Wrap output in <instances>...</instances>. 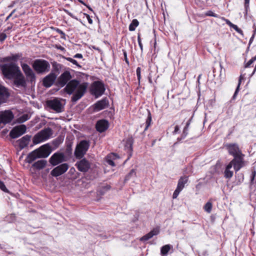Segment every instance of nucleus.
Listing matches in <instances>:
<instances>
[{
    "label": "nucleus",
    "instance_id": "obj_1",
    "mask_svg": "<svg viewBox=\"0 0 256 256\" xmlns=\"http://www.w3.org/2000/svg\"><path fill=\"white\" fill-rule=\"evenodd\" d=\"M72 76L69 71L66 70L62 72L58 78L56 85L62 88L66 86L63 90L66 94L70 95L74 92L71 98L72 102H76L80 99L86 91L88 83H80L76 80H70Z\"/></svg>",
    "mask_w": 256,
    "mask_h": 256
},
{
    "label": "nucleus",
    "instance_id": "obj_2",
    "mask_svg": "<svg viewBox=\"0 0 256 256\" xmlns=\"http://www.w3.org/2000/svg\"><path fill=\"white\" fill-rule=\"evenodd\" d=\"M52 149L47 144L30 152L26 158L27 162L30 164L36 158H47L51 153Z\"/></svg>",
    "mask_w": 256,
    "mask_h": 256
},
{
    "label": "nucleus",
    "instance_id": "obj_3",
    "mask_svg": "<svg viewBox=\"0 0 256 256\" xmlns=\"http://www.w3.org/2000/svg\"><path fill=\"white\" fill-rule=\"evenodd\" d=\"M0 66L2 74L8 79L13 78L20 71L17 64L13 62L5 64Z\"/></svg>",
    "mask_w": 256,
    "mask_h": 256
},
{
    "label": "nucleus",
    "instance_id": "obj_4",
    "mask_svg": "<svg viewBox=\"0 0 256 256\" xmlns=\"http://www.w3.org/2000/svg\"><path fill=\"white\" fill-rule=\"evenodd\" d=\"M34 70L38 74H44L48 72L50 68L49 62L43 59H37L32 64Z\"/></svg>",
    "mask_w": 256,
    "mask_h": 256
},
{
    "label": "nucleus",
    "instance_id": "obj_5",
    "mask_svg": "<svg viewBox=\"0 0 256 256\" xmlns=\"http://www.w3.org/2000/svg\"><path fill=\"white\" fill-rule=\"evenodd\" d=\"M90 146V142L86 140H82L76 147L74 156L76 159H81L86 154Z\"/></svg>",
    "mask_w": 256,
    "mask_h": 256
},
{
    "label": "nucleus",
    "instance_id": "obj_6",
    "mask_svg": "<svg viewBox=\"0 0 256 256\" xmlns=\"http://www.w3.org/2000/svg\"><path fill=\"white\" fill-rule=\"evenodd\" d=\"M52 134V130L51 128L48 127L44 128L34 136L32 139L34 144H38L49 139Z\"/></svg>",
    "mask_w": 256,
    "mask_h": 256
},
{
    "label": "nucleus",
    "instance_id": "obj_7",
    "mask_svg": "<svg viewBox=\"0 0 256 256\" xmlns=\"http://www.w3.org/2000/svg\"><path fill=\"white\" fill-rule=\"evenodd\" d=\"M106 90L104 84L101 81L94 82L90 88L91 94L98 98L102 96Z\"/></svg>",
    "mask_w": 256,
    "mask_h": 256
},
{
    "label": "nucleus",
    "instance_id": "obj_8",
    "mask_svg": "<svg viewBox=\"0 0 256 256\" xmlns=\"http://www.w3.org/2000/svg\"><path fill=\"white\" fill-rule=\"evenodd\" d=\"M244 154L242 153V154H239L238 155L233 156L234 158L229 163L232 166H234V170L236 172L245 166V161L244 160Z\"/></svg>",
    "mask_w": 256,
    "mask_h": 256
},
{
    "label": "nucleus",
    "instance_id": "obj_9",
    "mask_svg": "<svg viewBox=\"0 0 256 256\" xmlns=\"http://www.w3.org/2000/svg\"><path fill=\"white\" fill-rule=\"evenodd\" d=\"M22 70L24 73L27 80L31 84L35 83L36 76L31 68L26 64H21Z\"/></svg>",
    "mask_w": 256,
    "mask_h": 256
},
{
    "label": "nucleus",
    "instance_id": "obj_10",
    "mask_svg": "<svg viewBox=\"0 0 256 256\" xmlns=\"http://www.w3.org/2000/svg\"><path fill=\"white\" fill-rule=\"evenodd\" d=\"M14 117V114L10 110L0 112V126L3 127L6 124L10 122Z\"/></svg>",
    "mask_w": 256,
    "mask_h": 256
},
{
    "label": "nucleus",
    "instance_id": "obj_11",
    "mask_svg": "<svg viewBox=\"0 0 256 256\" xmlns=\"http://www.w3.org/2000/svg\"><path fill=\"white\" fill-rule=\"evenodd\" d=\"M47 106L56 112H61L63 111L64 106L61 102L57 98L48 100L46 102Z\"/></svg>",
    "mask_w": 256,
    "mask_h": 256
},
{
    "label": "nucleus",
    "instance_id": "obj_12",
    "mask_svg": "<svg viewBox=\"0 0 256 256\" xmlns=\"http://www.w3.org/2000/svg\"><path fill=\"white\" fill-rule=\"evenodd\" d=\"M66 160L64 153L56 152L50 158L48 162L52 166H56Z\"/></svg>",
    "mask_w": 256,
    "mask_h": 256
},
{
    "label": "nucleus",
    "instance_id": "obj_13",
    "mask_svg": "<svg viewBox=\"0 0 256 256\" xmlns=\"http://www.w3.org/2000/svg\"><path fill=\"white\" fill-rule=\"evenodd\" d=\"M26 130V126L24 124L15 126L10 132V136L12 138H16L24 134Z\"/></svg>",
    "mask_w": 256,
    "mask_h": 256
},
{
    "label": "nucleus",
    "instance_id": "obj_14",
    "mask_svg": "<svg viewBox=\"0 0 256 256\" xmlns=\"http://www.w3.org/2000/svg\"><path fill=\"white\" fill-rule=\"evenodd\" d=\"M69 166L68 164L64 163L55 167L51 172L50 174L54 177L60 176L65 173Z\"/></svg>",
    "mask_w": 256,
    "mask_h": 256
},
{
    "label": "nucleus",
    "instance_id": "obj_15",
    "mask_svg": "<svg viewBox=\"0 0 256 256\" xmlns=\"http://www.w3.org/2000/svg\"><path fill=\"white\" fill-rule=\"evenodd\" d=\"M109 106V102L107 98H104L101 100L96 102L92 106L94 112H98L102 110Z\"/></svg>",
    "mask_w": 256,
    "mask_h": 256
},
{
    "label": "nucleus",
    "instance_id": "obj_16",
    "mask_svg": "<svg viewBox=\"0 0 256 256\" xmlns=\"http://www.w3.org/2000/svg\"><path fill=\"white\" fill-rule=\"evenodd\" d=\"M225 147L229 154L234 156L239 154H242V152L238 145L236 143H228L225 144Z\"/></svg>",
    "mask_w": 256,
    "mask_h": 256
},
{
    "label": "nucleus",
    "instance_id": "obj_17",
    "mask_svg": "<svg viewBox=\"0 0 256 256\" xmlns=\"http://www.w3.org/2000/svg\"><path fill=\"white\" fill-rule=\"evenodd\" d=\"M57 78V74L50 72L48 75L46 76L42 80V85L46 88H50L56 81Z\"/></svg>",
    "mask_w": 256,
    "mask_h": 256
},
{
    "label": "nucleus",
    "instance_id": "obj_18",
    "mask_svg": "<svg viewBox=\"0 0 256 256\" xmlns=\"http://www.w3.org/2000/svg\"><path fill=\"white\" fill-rule=\"evenodd\" d=\"M75 166L79 171L83 172H88L90 166L89 162L85 158L77 162Z\"/></svg>",
    "mask_w": 256,
    "mask_h": 256
},
{
    "label": "nucleus",
    "instance_id": "obj_19",
    "mask_svg": "<svg viewBox=\"0 0 256 256\" xmlns=\"http://www.w3.org/2000/svg\"><path fill=\"white\" fill-rule=\"evenodd\" d=\"M14 78V83L16 87H25L26 86V82L21 71H20Z\"/></svg>",
    "mask_w": 256,
    "mask_h": 256
},
{
    "label": "nucleus",
    "instance_id": "obj_20",
    "mask_svg": "<svg viewBox=\"0 0 256 256\" xmlns=\"http://www.w3.org/2000/svg\"><path fill=\"white\" fill-rule=\"evenodd\" d=\"M9 96L8 89L0 84V105L6 102Z\"/></svg>",
    "mask_w": 256,
    "mask_h": 256
},
{
    "label": "nucleus",
    "instance_id": "obj_21",
    "mask_svg": "<svg viewBox=\"0 0 256 256\" xmlns=\"http://www.w3.org/2000/svg\"><path fill=\"white\" fill-rule=\"evenodd\" d=\"M108 126L109 124L107 120H100L97 122L96 127L97 131L102 132L108 128Z\"/></svg>",
    "mask_w": 256,
    "mask_h": 256
},
{
    "label": "nucleus",
    "instance_id": "obj_22",
    "mask_svg": "<svg viewBox=\"0 0 256 256\" xmlns=\"http://www.w3.org/2000/svg\"><path fill=\"white\" fill-rule=\"evenodd\" d=\"M31 136L28 134L24 136L17 141L18 146L20 150H22L27 146L30 141Z\"/></svg>",
    "mask_w": 256,
    "mask_h": 256
},
{
    "label": "nucleus",
    "instance_id": "obj_23",
    "mask_svg": "<svg viewBox=\"0 0 256 256\" xmlns=\"http://www.w3.org/2000/svg\"><path fill=\"white\" fill-rule=\"evenodd\" d=\"M159 232V229L158 228H154L150 232L140 238V240L142 242H146L151 238L153 236L158 235Z\"/></svg>",
    "mask_w": 256,
    "mask_h": 256
},
{
    "label": "nucleus",
    "instance_id": "obj_24",
    "mask_svg": "<svg viewBox=\"0 0 256 256\" xmlns=\"http://www.w3.org/2000/svg\"><path fill=\"white\" fill-rule=\"evenodd\" d=\"M133 144L134 140L132 137L128 138L126 139L125 144V148L127 150L128 152L130 153V156H132Z\"/></svg>",
    "mask_w": 256,
    "mask_h": 256
},
{
    "label": "nucleus",
    "instance_id": "obj_25",
    "mask_svg": "<svg viewBox=\"0 0 256 256\" xmlns=\"http://www.w3.org/2000/svg\"><path fill=\"white\" fill-rule=\"evenodd\" d=\"M47 164V161L45 160H40L34 162L32 166L37 170H42L44 168Z\"/></svg>",
    "mask_w": 256,
    "mask_h": 256
},
{
    "label": "nucleus",
    "instance_id": "obj_26",
    "mask_svg": "<svg viewBox=\"0 0 256 256\" xmlns=\"http://www.w3.org/2000/svg\"><path fill=\"white\" fill-rule=\"evenodd\" d=\"M188 182V176H182L178 180L177 188L180 190H182L184 188V187L185 184H186Z\"/></svg>",
    "mask_w": 256,
    "mask_h": 256
},
{
    "label": "nucleus",
    "instance_id": "obj_27",
    "mask_svg": "<svg viewBox=\"0 0 256 256\" xmlns=\"http://www.w3.org/2000/svg\"><path fill=\"white\" fill-rule=\"evenodd\" d=\"M62 66L61 64L58 63L56 62H54L52 63V70L50 72H53V74H56L57 75L60 73V70Z\"/></svg>",
    "mask_w": 256,
    "mask_h": 256
},
{
    "label": "nucleus",
    "instance_id": "obj_28",
    "mask_svg": "<svg viewBox=\"0 0 256 256\" xmlns=\"http://www.w3.org/2000/svg\"><path fill=\"white\" fill-rule=\"evenodd\" d=\"M232 166L231 164H228L226 166L225 171H224V176L226 178H231L233 176V172L230 170L232 168Z\"/></svg>",
    "mask_w": 256,
    "mask_h": 256
},
{
    "label": "nucleus",
    "instance_id": "obj_29",
    "mask_svg": "<svg viewBox=\"0 0 256 256\" xmlns=\"http://www.w3.org/2000/svg\"><path fill=\"white\" fill-rule=\"evenodd\" d=\"M170 249V244H166L161 248L160 254L162 256H166L168 254L169 250Z\"/></svg>",
    "mask_w": 256,
    "mask_h": 256
},
{
    "label": "nucleus",
    "instance_id": "obj_30",
    "mask_svg": "<svg viewBox=\"0 0 256 256\" xmlns=\"http://www.w3.org/2000/svg\"><path fill=\"white\" fill-rule=\"evenodd\" d=\"M138 21L136 19H134L129 26V30L134 31L136 30V28L138 26Z\"/></svg>",
    "mask_w": 256,
    "mask_h": 256
},
{
    "label": "nucleus",
    "instance_id": "obj_31",
    "mask_svg": "<svg viewBox=\"0 0 256 256\" xmlns=\"http://www.w3.org/2000/svg\"><path fill=\"white\" fill-rule=\"evenodd\" d=\"M152 115L150 110H148V117L146 121V126L144 130H146L151 124Z\"/></svg>",
    "mask_w": 256,
    "mask_h": 256
},
{
    "label": "nucleus",
    "instance_id": "obj_32",
    "mask_svg": "<svg viewBox=\"0 0 256 256\" xmlns=\"http://www.w3.org/2000/svg\"><path fill=\"white\" fill-rule=\"evenodd\" d=\"M242 78H243V76H242V75H240V78H239L238 82L237 87L236 88L235 92H234V95L232 96V100H235V98H236V95H237L238 92H239L240 85V84H241L242 80Z\"/></svg>",
    "mask_w": 256,
    "mask_h": 256
},
{
    "label": "nucleus",
    "instance_id": "obj_33",
    "mask_svg": "<svg viewBox=\"0 0 256 256\" xmlns=\"http://www.w3.org/2000/svg\"><path fill=\"white\" fill-rule=\"evenodd\" d=\"M136 176V172L135 170L132 169L130 172L126 176L124 180L125 182L129 180L131 178H134Z\"/></svg>",
    "mask_w": 256,
    "mask_h": 256
},
{
    "label": "nucleus",
    "instance_id": "obj_34",
    "mask_svg": "<svg viewBox=\"0 0 256 256\" xmlns=\"http://www.w3.org/2000/svg\"><path fill=\"white\" fill-rule=\"evenodd\" d=\"M204 210L210 213L212 211V204L210 202H207L206 204L204 206Z\"/></svg>",
    "mask_w": 256,
    "mask_h": 256
},
{
    "label": "nucleus",
    "instance_id": "obj_35",
    "mask_svg": "<svg viewBox=\"0 0 256 256\" xmlns=\"http://www.w3.org/2000/svg\"><path fill=\"white\" fill-rule=\"evenodd\" d=\"M256 176V170L255 169H253L252 171V174L250 176V184L251 185L254 184L256 183V180H255V177Z\"/></svg>",
    "mask_w": 256,
    "mask_h": 256
},
{
    "label": "nucleus",
    "instance_id": "obj_36",
    "mask_svg": "<svg viewBox=\"0 0 256 256\" xmlns=\"http://www.w3.org/2000/svg\"><path fill=\"white\" fill-rule=\"evenodd\" d=\"M52 28L54 30H55L56 32L58 33L59 34H60L61 35V36H60L61 38L64 39V40H66V35L63 31H62L61 30H60L57 28H53L52 27Z\"/></svg>",
    "mask_w": 256,
    "mask_h": 256
},
{
    "label": "nucleus",
    "instance_id": "obj_37",
    "mask_svg": "<svg viewBox=\"0 0 256 256\" xmlns=\"http://www.w3.org/2000/svg\"><path fill=\"white\" fill-rule=\"evenodd\" d=\"M22 56V54H12V56L8 57L7 58L10 60L16 61Z\"/></svg>",
    "mask_w": 256,
    "mask_h": 256
},
{
    "label": "nucleus",
    "instance_id": "obj_38",
    "mask_svg": "<svg viewBox=\"0 0 256 256\" xmlns=\"http://www.w3.org/2000/svg\"><path fill=\"white\" fill-rule=\"evenodd\" d=\"M66 152L68 154H71L72 153V142H70L66 144Z\"/></svg>",
    "mask_w": 256,
    "mask_h": 256
},
{
    "label": "nucleus",
    "instance_id": "obj_39",
    "mask_svg": "<svg viewBox=\"0 0 256 256\" xmlns=\"http://www.w3.org/2000/svg\"><path fill=\"white\" fill-rule=\"evenodd\" d=\"M62 142V140L60 138H58L52 141V144L56 148H57Z\"/></svg>",
    "mask_w": 256,
    "mask_h": 256
},
{
    "label": "nucleus",
    "instance_id": "obj_40",
    "mask_svg": "<svg viewBox=\"0 0 256 256\" xmlns=\"http://www.w3.org/2000/svg\"><path fill=\"white\" fill-rule=\"evenodd\" d=\"M65 59L66 60L68 61L72 62L76 66L78 67L81 68V66L78 64L76 60L70 57L65 58Z\"/></svg>",
    "mask_w": 256,
    "mask_h": 256
},
{
    "label": "nucleus",
    "instance_id": "obj_41",
    "mask_svg": "<svg viewBox=\"0 0 256 256\" xmlns=\"http://www.w3.org/2000/svg\"><path fill=\"white\" fill-rule=\"evenodd\" d=\"M205 15L206 16H213V17H214V18H218V16L217 14L214 13L212 10H208V11L206 12L205 13Z\"/></svg>",
    "mask_w": 256,
    "mask_h": 256
},
{
    "label": "nucleus",
    "instance_id": "obj_42",
    "mask_svg": "<svg viewBox=\"0 0 256 256\" xmlns=\"http://www.w3.org/2000/svg\"><path fill=\"white\" fill-rule=\"evenodd\" d=\"M64 11L65 12L68 14L69 16H70L72 18H74L77 20H78L80 21V22H82L81 20H79L78 18H77L74 15L72 12H69L68 10H64Z\"/></svg>",
    "mask_w": 256,
    "mask_h": 256
},
{
    "label": "nucleus",
    "instance_id": "obj_43",
    "mask_svg": "<svg viewBox=\"0 0 256 256\" xmlns=\"http://www.w3.org/2000/svg\"><path fill=\"white\" fill-rule=\"evenodd\" d=\"M140 72H141L140 68L138 67L136 70V76H137L138 80L139 83H140V78H141Z\"/></svg>",
    "mask_w": 256,
    "mask_h": 256
},
{
    "label": "nucleus",
    "instance_id": "obj_44",
    "mask_svg": "<svg viewBox=\"0 0 256 256\" xmlns=\"http://www.w3.org/2000/svg\"><path fill=\"white\" fill-rule=\"evenodd\" d=\"M181 191L182 190L178 189V188H176L173 193L172 198L174 199L176 198Z\"/></svg>",
    "mask_w": 256,
    "mask_h": 256
},
{
    "label": "nucleus",
    "instance_id": "obj_45",
    "mask_svg": "<svg viewBox=\"0 0 256 256\" xmlns=\"http://www.w3.org/2000/svg\"><path fill=\"white\" fill-rule=\"evenodd\" d=\"M0 189L4 192H8V190L6 188L3 182L0 180Z\"/></svg>",
    "mask_w": 256,
    "mask_h": 256
},
{
    "label": "nucleus",
    "instance_id": "obj_46",
    "mask_svg": "<svg viewBox=\"0 0 256 256\" xmlns=\"http://www.w3.org/2000/svg\"><path fill=\"white\" fill-rule=\"evenodd\" d=\"M250 0H244V6L246 14L249 8Z\"/></svg>",
    "mask_w": 256,
    "mask_h": 256
},
{
    "label": "nucleus",
    "instance_id": "obj_47",
    "mask_svg": "<svg viewBox=\"0 0 256 256\" xmlns=\"http://www.w3.org/2000/svg\"><path fill=\"white\" fill-rule=\"evenodd\" d=\"M256 28H255L254 31H253V34L252 35V36H251L250 40H249V42H248V46H250V44H252V42H253V40L254 38V36H255V34H256ZM249 47H248V48Z\"/></svg>",
    "mask_w": 256,
    "mask_h": 256
},
{
    "label": "nucleus",
    "instance_id": "obj_48",
    "mask_svg": "<svg viewBox=\"0 0 256 256\" xmlns=\"http://www.w3.org/2000/svg\"><path fill=\"white\" fill-rule=\"evenodd\" d=\"M222 20H223L224 21L226 22V23L229 26L230 28L233 26L234 24H232V22H230V20H228V19H226V18H225L224 17H222L221 18Z\"/></svg>",
    "mask_w": 256,
    "mask_h": 256
},
{
    "label": "nucleus",
    "instance_id": "obj_49",
    "mask_svg": "<svg viewBox=\"0 0 256 256\" xmlns=\"http://www.w3.org/2000/svg\"><path fill=\"white\" fill-rule=\"evenodd\" d=\"M122 52L124 58V60L126 62L128 65L129 64V61L127 57V53L126 50H122Z\"/></svg>",
    "mask_w": 256,
    "mask_h": 256
},
{
    "label": "nucleus",
    "instance_id": "obj_50",
    "mask_svg": "<svg viewBox=\"0 0 256 256\" xmlns=\"http://www.w3.org/2000/svg\"><path fill=\"white\" fill-rule=\"evenodd\" d=\"M6 34L5 33L2 32L0 34V42L4 41L6 38Z\"/></svg>",
    "mask_w": 256,
    "mask_h": 256
},
{
    "label": "nucleus",
    "instance_id": "obj_51",
    "mask_svg": "<svg viewBox=\"0 0 256 256\" xmlns=\"http://www.w3.org/2000/svg\"><path fill=\"white\" fill-rule=\"evenodd\" d=\"M84 15L86 16L88 23L90 24H92L93 21L92 20L90 17V15L86 13H84Z\"/></svg>",
    "mask_w": 256,
    "mask_h": 256
},
{
    "label": "nucleus",
    "instance_id": "obj_52",
    "mask_svg": "<svg viewBox=\"0 0 256 256\" xmlns=\"http://www.w3.org/2000/svg\"><path fill=\"white\" fill-rule=\"evenodd\" d=\"M188 135L182 133L181 136L177 138L178 142H180L182 140L184 139Z\"/></svg>",
    "mask_w": 256,
    "mask_h": 256
},
{
    "label": "nucleus",
    "instance_id": "obj_53",
    "mask_svg": "<svg viewBox=\"0 0 256 256\" xmlns=\"http://www.w3.org/2000/svg\"><path fill=\"white\" fill-rule=\"evenodd\" d=\"M20 119L22 120V122L27 120H28V114L23 115L20 118Z\"/></svg>",
    "mask_w": 256,
    "mask_h": 256
},
{
    "label": "nucleus",
    "instance_id": "obj_54",
    "mask_svg": "<svg viewBox=\"0 0 256 256\" xmlns=\"http://www.w3.org/2000/svg\"><path fill=\"white\" fill-rule=\"evenodd\" d=\"M180 130V128L178 126H176L174 127V131L172 132L173 134H175L178 133Z\"/></svg>",
    "mask_w": 256,
    "mask_h": 256
},
{
    "label": "nucleus",
    "instance_id": "obj_55",
    "mask_svg": "<svg viewBox=\"0 0 256 256\" xmlns=\"http://www.w3.org/2000/svg\"><path fill=\"white\" fill-rule=\"evenodd\" d=\"M82 57H83V56L81 54H76L74 56V58H82Z\"/></svg>",
    "mask_w": 256,
    "mask_h": 256
},
{
    "label": "nucleus",
    "instance_id": "obj_56",
    "mask_svg": "<svg viewBox=\"0 0 256 256\" xmlns=\"http://www.w3.org/2000/svg\"><path fill=\"white\" fill-rule=\"evenodd\" d=\"M192 117L190 118V119L187 121V122H186V126H185L184 127L187 128H189V126H190V122H191V121H192Z\"/></svg>",
    "mask_w": 256,
    "mask_h": 256
},
{
    "label": "nucleus",
    "instance_id": "obj_57",
    "mask_svg": "<svg viewBox=\"0 0 256 256\" xmlns=\"http://www.w3.org/2000/svg\"><path fill=\"white\" fill-rule=\"evenodd\" d=\"M254 62H252V60H251V59L250 60H248V62L246 63V64L245 66V68H248Z\"/></svg>",
    "mask_w": 256,
    "mask_h": 256
},
{
    "label": "nucleus",
    "instance_id": "obj_58",
    "mask_svg": "<svg viewBox=\"0 0 256 256\" xmlns=\"http://www.w3.org/2000/svg\"><path fill=\"white\" fill-rule=\"evenodd\" d=\"M103 188V190H105V191H107V190H110V185L107 184V185H106V186H103V188Z\"/></svg>",
    "mask_w": 256,
    "mask_h": 256
},
{
    "label": "nucleus",
    "instance_id": "obj_59",
    "mask_svg": "<svg viewBox=\"0 0 256 256\" xmlns=\"http://www.w3.org/2000/svg\"><path fill=\"white\" fill-rule=\"evenodd\" d=\"M107 162L110 165L112 166H114V162L111 160H107Z\"/></svg>",
    "mask_w": 256,
    "mask_h": 256
},
{
    "label": "nucleus",
    "instance_id": "obj_60",
    "mask_svg": "<svg viewBox=\"0 0 256 256\" xmlns=\"http://www.w3.org/2000/svg\"><path fill=\"white\" fill-rule=\"evenodd\" d=\"M188 128H187L184 127V130H183V131H182V133L188 135Z\"/></svg>",
    "mask_w": 256,
    "mask_h": 256
},
{
    "label": "nucleus",
    "instance_id": "obj_61",
    "mask_svg": "<svg viewBox=\"0 0 256 256\" xmlns=\"http://www.w3.org/2000/svg\"><path fill=\"white\" fill-rule=\"evenodd\" d=\"M240 175V178L238 179V181L240 182H242L244 180V176L242 174L240 173L239 174Z\"/></svg>",
    "mask_w": 256,
    "mask_h": 256
},
{
    "label": "nucleus",
    "instance_id": "obj_62",
    "mask_svg": "<svg viewBox=\"0 0 256 256\" xmlns=\"http://www.w3.org/2000/svg\"><path fill=\"white\" fill-rule=\"evenodd\" d=\"M236 32L240 34L242 36H244L243 32L240 28H238V29L236 30Z\"/></svg>",
    "mask_w": 256,
    "mask_h": 256
},
{
    "label": "nucleus",
    "instance_id": "obj_63",
    "mask_svg": "<svg viewBox=\"0 0 256 256\" xmlns=\"http://www.w3.org/2000/svg\"><path fill=\"white\" fill-rule=\"evenodd\" d=\"M232 28H234L236 32V30L238 29V27L236 25V24H233V26L231 27Z\"/></svg>",
    "mask_w": 256,
    "mask_h": 256
},
{
    "label": "nucleus",
    "instance_id": "obj_64",
    "mask_svg": "<svg viewBox=\"0 0 256 256\" xmlns=\"http://www.w3.org/2000/svg\"><path fill=\"white\" fill-rule=\"evenodd\" d=\"M138 45H139V46H140V48L141 52H142V51H143V46H142V42H138Z\"/></svg>",
    "mask_w": 256,
    "mask_h": 256
}]
</instances>
